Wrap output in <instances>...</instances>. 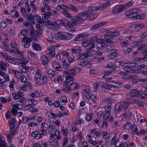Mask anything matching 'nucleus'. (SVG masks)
<instances>
[{
	"instance_id": "f257e3e1",
	"label": "nucleus",
	"mask_w": 147,
	"mask_h": 147,
	"mask_svg": "<svg viewBox=\"0 0 147 147\" xmlns=\"http://www.w3.org/2000/svg\"><path fill=\"white\" fill-rule=\"evenodd\" d=\"M77 71L74 68L68 69L63 71V74L65 76L66 82H70L73 81L74 77L76 75Z\"/></svg>"
},
{
	"instance_id": "49530a36",
	"label": "nucleus",
	"mask_w": 147,
	"mask_h": 147,
	"mask_svg": "<svg viewBox=\"0 0 147 147\" xmlns=\"http://www.w3.org/2000/svg\"><path fill=\"white\" fill-rule=\"evenodd\" d=\"M38 132L40 133V135H43L45 136L47 134V131L45 130L41 129L38 131Z\"/></svg>"
},
{
	"instance_id": "39448f33",
	"label": "nucleus",
	"mask_w": 147,
	"mask_h": 147,
	"mask_svg": "<svg viewBox=\"0 0 147 147\" xmlns=\"http://www.w3.org/2000/svg\"><path fill=\"white\" fill-rule=\"evenodd\" d=\"M86 12L84 11L80 13L75 16V19L78 22V23H79L84 20L83 18L88 15Z\"/></svg>"
},
{
	"instance_id": "4be33fe9",
	"label": "nucleus",
	"mask_w": 147,
	"mask_h": 147,
	"mask_svg": "<svg viewBox=\"0 0 147 147\" xmlns=\"http://www.w3.org/2000/svg\"><path fill=\"white\" fill-rule=\"evenodd\" d=\"M70 88L71 90H74L79 87V85L76 83H71L70 84Z\"/></svg>"
},
{
	"instance_id": "69168bd1",
	"label": "nucleus",
	"mask_w": 147,
	"mask_h": 147,
	"mask_svg": "<svg viewBox=\"0 0 147 147\" xmlns=\"http://www.w3.org/2000/svg\"><path fill=\"white\" fill-rule=\"evenodd\" d=\"M60 100L63 103H66L67 102V100L65 97H63L60 98Z\"/></svg>"
},
{
	"instance_id": "5701e85b",
	"label": "nucleus",
	"mask_w": 147,
	"mask_h": 147,
	"mask_svg": "<svg viewBox=\"0 0 147 147\" xmlns=\"http://www.w3.org/2000/svg\"><path fill=\"white\" fill-rule=\"evenodd\" d=\"M88 57V55L86 53H81L80 55L79 59L83 60Z\"/></svg>"
},
{
	"instance_id": "13d9d810",
	"label": "nucleus",
	"mask_w": 147,
	"mask_h": 147,
	"mask_svg": "<svg viewBox=\"0 0 147 147\" xmlns=\"http://www.w3.org/2000/svg\"><path fill=\"white\" fill-rule=\"evenodd\" d=\"M10 130V134L9 135L11 136H13L15 135V131L14 129L15 128H9Z\"/></svg>"
},
{
	"instance_id": "8fccbe9b",
	"label": "nucleus",
	"mask_w": 147,
	"mask_h": 147,
	"mask_svg": "<svg viewBox=\"0 0 147 147\" xmlns=\"http://www.w3.org/2000/svg\"><path fill=\"white\" fill-rule=\"evenodd\" d=\"M28 101H30L32 104H30L31 105H33V107L37 104V102L34 99H29Z\"/></svg>"
},
{
	"instance_id": "bf43d9fd",
	"label": "nucleus",
	"mask_w": 147,
	"mask_h": 147,
	"mask_svg": "<svg viewBox=\"0 0 147 147\" xmlns=\"http://www.w3.org/2000/svg\"><path fill=\"white\" fill-rule=\"evenodd\" d=\"M5 117L7 119H9L11 116V113L10 111H8L5 113Z\"/></svg>"
},
{
	"instance_id": "a211bd4d",
	"label": "nucleus",
	"mask_w": 147,
	"mask_h": 147,
	"mask_svg": "<svg viewBox=\"0 0 147 147\" xmlns=\"http://www.w3.org/2000/svg\"><path fill=\"white\" fill-rule=\"evenodd\" d=\"M101 47L104 48H106L107 49H111L113 47V46L111 45L108 44L102 43L101 44Z\"/></svg>"
},
{
	"instance_id": "0eeeda50",
	"label": "nucleus",
	"mask_w": 147,
	"mask_h": 147,
	"mask_svg": "<svg viewBox=\"0 0 147 147\" xmlns=\"http://www.w3.org/2000/svg\"><path fill=\"white\" fill-rule=\"evenodd\" d=\"M136 64L134 63L126 62L125 67H123L124 70L127 72L130 71L131 68L135 67Z\"/></svg>"
},
{
	"instance_id": "4c0bfd02",
	"label": "nucleus",
	"mask_w": 147,
	"mask_h": 147,
	"mask_svg": "<svg viewBox=\"0 0 147 147\" xmlns=\"http://www.w3.org/2000/svg\"><path fill=\"white\" fill-rule=\"evenodd\" d=\"M35 18L37 21V22L40 24L42 23V21L41 19V17L38 15L34 16Z\"/></svg>"
},
{
	"instance_id": "c03bdc74",
	"label": "nucleus",
	"mask_w": 147,
	"mask_h": 147,
	"mask_svg": "<svg viewBox=\"0 0 147 147\" xmlns=\"http://www.w3.org/2000/svg\"><path fill=\"white\" fill-rule=\"evenodd\" d=\"M90 93V88L89 86H87L85 90H83L82 92L83 94Z\"/></svg>"
},
{
	"instance_id": "7c9ffc66",
	"label": "nucleus",
	"mask_w": 147,
	"mask_h": 147,
	"mask_svg": "<svg viewBox=\"0 0 147 147\" xmlns=\"http://www.w3.org/2000/svg\"><path fill=\"white\" fill-rule=\"evenodd\" d=\"M144 15L142 14H140L138 15L136 14L135 17L133 18L135 20H141L144 19Z\"/></svg>"
},
{
	"instance_id": "f704fd0d",
	"label": "nucleus",
	"mask_w": 147,
	"mask_h": 147,
	"mask_svg": "<svg viewBox=\"0 0 147 147\" xmlns=\"http://www.w3.org/2000/svg\"><path fill=\"white\" fill-rule=\"evenodd\" d=\"M68 130L66 128H64V126L61 127V132L63 135L67 136L68 134Z\"/></svg>"
},
{
	"instance_id": "4468645a",
	"label": "nucleus",
	"mask_w": 147,
	"mask_h": 147,
	"mask_svg": "<svg viewBox=\"0 0 147 147\" xmlns=\"http://www.w3.org/2000/svg\"><path fill=\"white\" fill-rule=\"evenodd\" d=\"M98 16L97 14L95 13H92L88 15H87L85 18L86 20H93L96 18Z\"/></svg>"
},
{
	"instance_id": "a19ab883",
	"label": "nucleus",
	"mask_w": 147,
	"mask_h": 147,
	"mask_svg": "<svg viewBox=\"0 0 147 147\" xmlns=\"http://www.w3.org/2000/svg\"><path fill=\"white\" fill-rule=\"evenodd\" d=\"M137 94H138V98H144L147 96V94L140 91H138Z\"/></svg>"
},
{
	"instance_id": "3c124183",
	"label": "nucleus",
	"mask_w": 147,
	"mask_h": 147,
	"mask_svg": "<svg viewBox=\"0 0 147 147\" xmlns=\"http://www.w3.org/2000/svg\"><path fill=\"white\" fill-rule=\"evenodd\" d=\"M41 78V76H39L38 77L37 76H35V83L36 84H37L40 82V80Z\"/></svg>"
},
{
	"instance_id": "774afa93",
	"label": "nucleus",
	"mask_w": 147,
	"mask_h": 147,
	"mask_svg": "<svg viewBox=\"0 0 147 147\" xmlns=\"http://www.w3.org/2000/svg\"><path fill=\"white\" fill-rule=\"evenodd\" d=\"M7 25L6 23H5L4 22H2L1 23V24H0V27L1 28L2 27L4 29H5L7 27Z\"/></svg>"
},
{
	"instance_id": "473e14b6",
	"label": "nucleus",
	"mask_w": 147,
	"mask_h": 147,
	"mask_svg": "<svg viewBox=\"0 0 147 147\" xmlns=\"http://www.w3.org/2000/svg\"><path fill=\"white\" fill-rule=\"evenodd\" d=\"M147 48V44H143L138 48L139 51L143 50Z\"/></svg>"
},
{
	"instance_id": "58836bf2",
	"label": "nucleus",
	"mask_w": 147,
	"mask_h": 147,
	"mask_svg": "<svg viewBox=\"0 0 147 147\" xmlns=\"http://www.w3.org/2000/svg\"><path fill=\"white\" fill-rule=\"evenodd\" d=\"M102 135L103 138L106 139L109 136L110 134L107 131H104L102 133Z\"/></svg>"
},
{
	"instance_id": "c85d7f7f",
	"label": "nucleus",
	"mask_w": 147,
	"mask_h": 147,
	"mask_svg": "<svg viewBox=\"0 0 147 147\" xmlns=\"http://www.w3.org/2000/svg\"><path fill=\"white\" fill-rule=\"evenodd\" d=\"M78 23V22L75 19L74 21L73 20L69 22L68 26L73 27V26H75Z\"/></svg>"
},
{
	"instance_id": "37998d69",
	"label": "nucleus",
	"mask_w": 147,
	"mask_h": 147,
	"mask_svg": "<svg viewBox=\"0 0 147 147\" xmlns=\"http://www.w3.org/2000/svg\"><path fill=\"white\" fill-rule=\"evenodd\" d=\"M6 144L4 140L0 137V147H5Z\"/></svg>"
},
{
	"instance_id": "79ce46f5",
	"label": "nucleus",
	"mask_w": 147,
	"mask_h": 147,
	"mask_svg": "<svg viewBox=\"0 0 147 147\" xmlns=\"http://www.w3.org/2000/svg\"><path fill=\"white\" fill-rule=\"evenodd\" d=\"M49 142L51 143V144L53 145L54 147H58L59 146V144L58 142V141L55 140L52 142L50 141Z\"/></svg>"
},
{
	"instance_id": "cd10ccee",
	"label": "nucleus",
	"mask_w": 147,
	"mask_h": 147,
	"mask_svg": "<svg viewBox=\"0 0 147 147\" xmlns=\"http://www.w3.org/2000/svg\"><path fill=\"white\" fill-rule=\"evenodd\" d=\"M67 8L69 9L72 10L74 11L77 12L78 11L77 8L76 6L72 5H70L66 6Z\"/></svg>"
},
{
	"instance_id": "bb28decb",
	"label": "nucleus",
	"mask_w": 147,
	"mask_h": 147,
	"mask_svg": "<svg viewBox=\"0 0 147 147\" xmlns=\"http://www.w3.org/2000/svg\"><path fill=\"white\" fill-rule=\"evenodd\" d=\"M47 72L49 77H52L57 73V72L54 71H52L51 70H47Z\"/></svg>"
},
{
	"instance_id": "1a4fd4ad",
	"label": "nucleus",
	"mask_w": 147,
	"mask_h": 147,
	"mask_svg": "<svg viewBox=\"0 0 147 147\" xmlns=\"http://www.w3.org/2000/svg\"><path fill=\"white\" fill-rule=\"evenodd\" d=\"M30 33L31 38L33 39L35 38V39L34 40V42H36V41H38L36 38L38 37V32L36 31L34 32L33 28H32L30 31Z\"/></svg>"
},
{
	"instance_id": "2f4dec72",
	"label": "nucleus",
	"mask_w": 147,
	"mask_h": 147,
	"mask_svg": "<svg viewBox=\"0 0 147 147\" xmlns=\"http://www.w3.org/2000/svg\"><path fill=\"white\" fill-rule=\"evenodd\" d=\"M131 125V124L130 122H127L125 124L123 128L125 129L128 130L130 129Z\"/></svg>"
},
{
	"instance_id": "7ed1b4c3",
	"label": "nucleus",
	"mask_w": 147,
	"mask_h": 147,
	"mask_svg": "<svg viewBox=\"0 0 147 147\" xmlns=\"http://www.w3.org/2000/svg\"><path fill=\"white\" fill-rule=\"evenodd\" d=\"M126 9V6L123 5H117L113 8L112 12L114 15H117Z\"/></svg>"
},
{
	"instance_id": "052dcab7",
	"label": "nucleus",
	"mask_w": 147,
	"mask_h": 147,
	"mask_svg": "<svg viewBox=\"0 0 147 147\" xmlns=\"http://www.w3.org/2000/svg\"><path fill=\"white\" fill-rule=\"evenodd\" d=\"M118 54L117 53H111L109 55V57L111 58H113L115 57H117Z\"/></svg>"
},
{
	"instance_id": "e433bc0d",
	"label": "nucleus",
	"mask_w": 147,
	"mask_h": 147,
	"mask_svg": "<svg viewBox=\"0 0 147 147\" xmlns=\"http://www.w3.org/2000/svg\"><path fill=\"white\" fill-rule=\"evenodd\" d=\"M62 26H68L69 22L66 19H65L62 20Z\"/></svg>"
},
{
	"instance_id": "f03ea898",
	"label": "nucleus",
	"mask_w": 147,
	"mask_h": 147,
	"mask_svg": "<svg viewBox=\"0 0 147 147\" xmlns=\"http://www.w3.org/2000/svg\"><path fill=\"white\" fill-rule=\"evenodd\" d=\"M110 4L109 2L104 3L102 6H92L88 8V10L85 11H86L87 15H88L91 12L94 11H98L103 9L104 7H107Z\"/></svg>"
},
{
	"instance_id": "4d7b16f0",
	"label": "nucleus",
	"mask_w": 147,
	"mask_h": 147,
	"mask_svg": "<svg viewBox=\"0 0 147 147\" xmlns=\"http://www.w3.org/2000/svg\"><path fill=\"white\" fill-rule=\"evenodd\" d=\"M3 77L4 78L6 82H9L10 80L9 77V75L7 74H5Z\"/></svg>"
},
{
	"instance_id": "dca6fc26",
	"label": "nucleus",
	"mask_w": 147,
	"mask_h": 147,
	"mask_svg": "<svg viewBox=\"0 0 147 147\" xmlns=\"http://www.w3.org/2000/svg\"><path fill=\"white\" fill-rule=\"evenodd\" d=\"M50 24L49 25V26H50V28L51 29L56 30L60 28V27H59V26L57 25L55 22H53Z\"/></svg>"
},
{
	"instance_id": "09e8293b",
	"label": "nucleus",
	"mask_w": 147,
	"mask_h": 147,
	"mask_svg": "<svg viewBox=\"0 0 147 147\" xmlns=\"http://www.w3.org/2000/svg\"><path fill=\"white\" fill-rule=\"evenodd\" d=\"M8 61L10 63L14 64V63L13 62L14 61L13 59L12 58L11 56L9 55H8V57H7V59Z\"/></svg>"
},
{
	"instance_id": "6ab92c4d",
	"label": "nucleus",
	"mask_w": 147,
	"mask_h": 147,
	"mask_svg": "<svg viewBox=\"0 0 147 147\" xmlns=\"http://www.w3.org/2000/svg\"><path fill=\"white\" fill-rule=\"evenodd\" d=\"M111 87L112 86L111 85L107 84H103L101 87L102 89L105 91H107L109 89L111 88Z\"/></svg>"
},
{
	"instance_id": "393cba45",
	"label": "nucleus",
	"mask_w": 147,
	"mask_h": 147,
	"mask_svg": "<svg viewBox=\"0 0 147 147\" xmlns=\"http://www.w3.org/2000/svg\"><path fill=\"white\" fill-rule=\"evenodd\" d=\"M16 121L14 118H12L11 120H10L9 128H15L16 126Z\"/></svg>"
},
{
	"instance_id": "864d4df0",
	"label": "nucleus",
	"mask_w": 147,
	"mask_h": 147,
	"mask_svg": "<svg viewBox=\"0 0 147 147\" xmlns=\"http://www.w3.org/2000/svg\"><path fill=\"white\" fill-rule=\"evenodd\" d=\"M91 100L94 102H95L96 100V98L95 95L92 94L90 96V98Z\"/></svg>"
},
{
	"instance_id": "de8ad7c7",
	"label": "nucleus",
	"mask_w": 147,
	"mask_h": 147,
	"mask_svg": "<svg viewBox=\"0 0 147 147\" xmlns=\"http://www.w3.org/2000/svg\"><path fill=\"white\" fill-rule=\"evenodd\" d=\"M18 54H19V61H21L22 60H23L24 59V55L20 52L19 51H17Z\"/></svg>"
},
{
	"instance_id": "9b49d317",
	"label": "nucleus",
	"mask_w": 147,
	"mask_h": 147,
	"mask_svg": "<svg viewBox=\"0 0 147 147\" xmlns=\"http://www.w3.org/2000/svg\"><path fill=\"white\" fill-rule=\"evenodd\" d=\"M132 102L133 103L137 104L139 106L141 107H144V103L142 101L138 99H132Z\"/></svg>"
},
{
	"instance_id": "5fc2aeb1",
	"label": "nucleus",
	"mask_w": 147,
	"mask_h": 147,
	"mask_svg": "<svg viewBox=\"0 0 147 147\" xmlns=\"http://www.w3.org/2000/svg\"><path fill=\"white\" fill-rule=\"evenodd\" d=\"M92 116V114H91V113H89L87 115L86 117L85 118L87 121H89L91 120Z\"/></svg>"
},
{
	"instance_id": "412c9836",
	"label": "nucleus",
	"mask_w": 147,
	"mask_h": 147,
	"mask_svg": "<svg viewBox=\"0 0 147 147\" xmlns=\"http://www.w3.org/2000/svg\"><path fill=\"white\" fill-rule=\"evenodd\" d=\"M92 38V40H93V41L94 43L95 42L100 43V45H101V44L102 43H104V42H105V40L103 39L98 38H97L96 36H94Z\"/></svg>"
},
{
	"instance_id": "e2e57ef3",
	"label": "nucleus",
	"mask_w": 147,
	"mask_h": 147,
	"mask_svg": "<svg viewBox=\"0 0 147 147\" xmlns=\"http://www.w3.org/2000/svg\"><path fill=\"white\" fill-rule=\"evenodd\" d=\"M55 48L53 47H49L47 51L48 53H52L53 52H55Z\"/></svg>"
},
{
	"instance_id": "603ef678",
	"label": "nucleus",
	"mask_w": 147,
	"mask_h": 147,
	"mask_svg": "<svg viewBox=\"0 0 147 147\" xmlns=\"http://www.w3.org/2000/svg\"><path fill=\"white\" fill-rule=\"evenodd\" d=\"M122 107V106L121 104L118 105H116L115 107V110L116 111H119L121 110V109Z\"/></svg>"
},
{
	"instance_id": "b1692460",
	"label": "nucleus",
	"mask_w": 147,
	"mask_h": 147,
	"mask_svg": "<svg viewBox=\"0 0 147 147\" xmlns=\"http://www.w3.org/2000/svg\"><path fill=\"white\" fill-rule=\"evenodd\" d=\"M41 59L42 61V63L44 65L47 64L49 61L48 58L45 55L42 56Z\"/></svg>"
},
{
	"instance_id": "72a5a7b5",
	"label": "nucleus",
	"mask_w": 147,
	"mask_h": 147,
	"mask_svg": "<svg viewBox=\"0 0 147 147\" xmlns=\"http://www.w3.org/2000/svg\"><path fill=\"white\" fill-rule=\"evenodd\" d=\"M120 34V32L116 31H115L111 33V36L113 38L119 35Z\"/></svg>"
},
{
	"instance_id": "f3484780",
	"label": "nucleus",
	"mask_w": 147,
	"mask_h": 147,
	"mask_svg": "<svg viewBox=\"0 0 147 147\" xmlns=\"http://www.w3.org/2000/svg\"><path fill=\"white\" fill-rule=\"evenodd\" d=\"M19 68L22 72H26L29 71V67L23 65H22Z\"/></svg>"
},
{
	"instance_id": "2eb2a0df",
	"label": "nucleus",
	"mask_w": 147,
	"mask_h": 147,
	"mask_svg": "<svg viewBox=\"0 0 147 147\" xmlns=\"http://www.w3.org/2000/svg\"><path fill=\"white\" fill-rule=\"evenodd\" d=\"M7 63H5L3 61H0V69L5 71H6L7 68Z\"/></svg>"
},
{
	"instance_id": "ea45409f",
	"label": "nucleus",
	"mask_w": 147,
	"mask_h": 147,
	"mask_svg": "<svg viewBox=\"0 0 147 147\" xmlns=\"http://www.w3.org/2000/svg\"><path fill=\"white\" fill-rule=\"evenodd\" d=\"M36 28L37 29V30L38 31V32L39 34H40L42 32V30L43 29V27L40 26V24H37L36 25Z\"/></svg>"
},
{
	"instance_id": "680f3d73",
	"label": "nucleus",
	"mask_w": 147,
	"mask_h": 147,
	"mask_svg": "<svg viewBox=\"0 0 147 147\" xmlns=\"http://www.w3.org/2000/svg\"><path fill=\"white\" fill-rule=\"evenodd\" d=\"M12 95L14 100H17L20 98L19 96L17 94V93H13Z\"/></svg>"
},
{
	"instance_id": "9d476101",
	"label": "nucleus",
	"mask_w": 147,
	"mask_h": 147,
	"mask_svg": "<svg viewBox=\"0 0 147 147\" xmlns=\"http://www.w3.org/2000/svg\"><path fill=\"white\" fill-rule=\"evenodd\" d=\"M105 23L104 22H101L99 23L96 24L92 26L90 28L91 30H94L97 29L100 27L105 25Z\"/></svg>"
},
{
	"instance_id": "c9c22d12",
	"label": "nucleus",
	"mask_w": 147,
	"mask_h": 147,
	"mask_svg": "<svg viewBox=\"0 0 147 147\" xmlns=\"http://www.w3.org/2000/svg\"><path fill=\"white\" fill-rule=\"evenodd\" d=\"M27 18L30 21L32 22L33 24L35 23V22L34 21L35 18L34 16H33L31 14L27 17Z\"/></svg>"
},
{
	"instance_id": "6e6552de",
	"label": "nucleus",
	"mask_w": 147,
	"mask_h": 147,
	"mask_svg": "<svg viewBox=\"0 0 147 147\" xmlns=\"http://www.w3.org/2000/svg\"><path fill=\"white\" fill-rule=\"evenodd\" d=\"M139 10V9L138 8L134 9H133L130 10L126 13V15L129 18H131L133 17L134 18L135 17L134 15L138 13Z\"/></svg>"
},
{
	"instance_id": "f8f14e48",
	"label": "nucleus",
	"mask_w": 147,
	"mask_h": 147,
	"mask_svg": "<svg viewBox=\"0 0 147 147\" xmlns=\"http://www.w3.org/2000/svg\"><path fill=\"white\" fill-rule=\"evenodd\" d=\"M42 23H47L49 22L51 19L49 16L46 15L45 14H43L42 15Z\"/></svg>"
},
{
	"instance_id": "a878e982",
	"label": "nucleus",
	"mask_w": 147,
	"mask_h": 147,
	"mask_svg": "<svg viewBox=\"0 0 147 147\" xmlns=\"http://www.w3.org/2000/svg\"><path fill=\"white\" fill-rule=\"evenodd\" d=\"M10 46L11 50L12 51H10L12 53L13 52L16 51H18L17 46L15 44H13L12 43H11L10 44Z\"/></svg>"
},
{
	"instance_id": "c756f323",
	"label": "nucleus",
	"mask_w": 147,
	"mask_h": 147,
	"mask_svg": "<svg viewBox=\"0 0 147 147\" xmlns=\"http://www.w3.org/2000/svg\"><path fill=\"white\" fill-rule=\"evenodd\" d=\"M33 48L37 51H40L42 49L41 47L38 44H34L32 46Z\"/></svg>"
},
{
	"instance_id": "20e7f679",
	"label": "nucleus",
	"mask_w": 147,
	"mask_h": 147,
	"mask_svg": "<svg viewBox=\"0 0 147 147\" xmlns=\"http://www.w3.org/2000/svg\"><path fill=\"white\" fill-rule=\"evenodd\" d=\"M82 45L84 47H88L90 49H92L94 47L95 43L92 38L91 40L84 41L82 44Z\"/></svg>"
},
{
	"instance_id": "338daca9",
	"label": "nucleus",
	"mask_w": 147,
	"mask_h": 147,
	"mask_svg": "<svg viewBox=\"0 0 147 147\" xmlns=\"http://www.w3.org/2000/svg\"><path fill=\"white\" fill-rule=\"evenodd\" d=\"M138 68L139 69H141L142 68H147V65L144 64L140 65L138 66Z\"/></svg>"
},
{
	"instance_id": "6e6d98bb",
	"label": "nucleus",
	"mask_w": 147,
	"mask_h": 147,
	"mask_svg": "<svg viewBox=\"0 0 147 147\" xmlns=\"http://www.w3.org/2000/svg\"><path fill=\"white\" fill-rule=\"evenodd\" d=\"M47 79L48 78L47 76H44L43 77L42 79V83L45 84H46L48 82Z\"/></svg>"
},
{
	"instance_id": "aec40b11",
	"label": "nucleus",
	"mask_w": 147,
	"mask_h": 147,
	"mask_svg": "<svg viewBox=\"0 0 147 147\" xmlns=\"http://www.w3.org/2000/svg\"><path fill=\"white\" fill-rule=\"evenodd\" d=\"M144 26V24L143 23L135 25L134 28H135L136 31H138L143 28Z\"/></svg>"
},
{
	"instance_id": "ddd939ff",
	"label": "nucleus",
	"mask_w": 147,
	"mask_h": 147,
	"mask_svg": "<svg viewBox=\"0 0 147 147\" xmlns=\"http://www.w3.org/2000/svg\"><path fill=\"white\" fill-rule=\"evenodd\" d=\"M52 67L53 68L59 71L62 70L63 69V68L60 66V64L57 63L53 62Z\"/></svg>"
},
{
	"instance_id": "0e129e2a",
	"label": "nucleus",
	"mask_w": 147,
	"mask_h": 147,
	"mask_svg": "<svg viewBox=\"0 0 147 147\" xmlns=\"http://www.w3.org/2000/svg\"><path fill=\"white\" fill-rule=\"evenodd\" d=\"M62 20H56L54 22L58 26H59V27H60V26H62Z\"/></svg>"
},
{
	"instance_id": "a18cd8bd",
	"label": "nucleus",
	"mask_w": 147,
	"mask_h": 147,
	"mask_svg": "<svg viewBox=\"0 0 147 147\" xmlns=\"http://www.w3.org/2000/svg\"><path fill=\"white\" fill-rule=\"evenodd\" d=\"M110 115V113L109 111H107L103 116V119L104 120H107L109 118Z\"/></svg>"
},
{
	"instance_id": "423d86ee",
	"label": "nucleus",
	"mask_w": 147,
	"mask_h": 147,
	"mask_svg": "<svg viewBox=\"0 0 147 147\" xmlns=\"http://www.w3.org/2000/svg\"><path fill=\"white\" fill-rule=\"evenodd\" d=\"M89 35V34L86 32L81 33L78 35L74 39L75 41L83 40L87 38Z\"/></svg>"
}]
</instances>
